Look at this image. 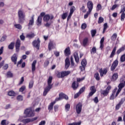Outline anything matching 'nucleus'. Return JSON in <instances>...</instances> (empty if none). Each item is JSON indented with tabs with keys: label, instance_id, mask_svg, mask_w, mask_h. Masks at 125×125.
<instances>
[{
	"label": "nucleus",
	"instance_id": "obj_1",
	"mask_svg": "<svg viewBox=\"0 0 125 125\" xmlns=\"http://www.w3.org/2000/svg\"><path fill=\"white\" fill-rule=\"evenodd\" d=\"M52 76H49V78L47 80V86L45 88L44 92H43V96H45L47 94V92L52 88V86L53 85V84H51L52 83Z\"/></svg>",
	"mask_w": 125,
	"mask_h": 125
},
{
	"label": "nucleus",
	"instance_id": "obj_2",
	"mask_svg": "<svg viewBox=\"0 0 125 125\" xmlns=\"http://www.w3.org/2000/svg\"><path fill=\"white\" fill-rule=\"evenodd\" d=\"M18 15L19 17V23H23L25 21V18L26 15H25V13L22 10H19L18 12Z\"/></svg>",
	"mask_w": 125,
	"mask_h": 125
},
{
	"label": "nucleus",
	"instance_id": "obj_3",
	"mask_svg": "<svg viewBox=\"0 0 125 125\" xmlns=\"http://www.w3.org/2000/svg\"><path fill=\"white\" fill-rule=\"evenodd\" d=\"M24 114L28 118H30V117H34L35 116V112L30 108H26L24 111Z\"/></svg>",
	"mask_w": 125,
	"mask_h": 125
},
{
	"label": "nucleus",
	"instance_id": "obj_4",
	"mask_svg": "<svg viewBox=\"0 0 125 125\" xmlns=\"http://www.w3.org/2000/svg\"><path fill=\"white\" fill-rule=\"evenodd\" d=\"M32 45L39 50L40 49V46H41V40H40V38L34 40L32 42Z\"/></svg>",
	"mask_w": 125,
	"mask_h": 125
},
{
	"label": "nucleus",
	"instance_id": "obj_5",
	"mask_svg": "<svg viewBox=\"0 0 125 125\" xmlns=\"http://www.w3.org/2000/svg\"><path fill=\"white\" fill-rule=\"evenodd\" d=\"M111 87L110 85L107 86L105 90H103L101 92V94H103L104 96H107L109 94L110 90H111Z\"/></svg>",
	"mask_w": 125,
	"mask_h": 125
},
{
	"label": "nucleus",
	"instance_id": "obj_6",
	"mask_svg": "<svg viewBox=\"0 0 125 125\" xmlns=\"http://www.w3.org/2000/svg\"><path fill=\"white\" fill-rule=\"evenodd\" d=\"M84 90H85V86H84L82 87L80 89L79 91L74 95V98H78V97H79L83 92H84Z\"/></svg>",
	"mask_w": 125,
	"mask_h": 125
},
{
	"label": "nucleus",
	"instance_id": "obj_7",
	"mask_svg": "<svg viewBox=\"0 0 125 125\" xmlns=\"http://www.w3.org/2000/svg\"><path fill=\"white\" fill-rule=\"evenodd\" d=\"M118 90V88L116 87L113 91H112V94L110 96L109 99L110 100H114L116 97H117V93H116V92Z\"/></svg>",
	"mask_w": 125,
	"mask_h": 125
},
{
	"label": "nucleus",
	"instance_id": "obj_8",
	"mask_svg": "<svg viewBox=\"0 0 125 125\" xmlns=\"http://www.w3.org/2000/svg\"><path fill=\"white\" fill-rule=\"evenodd\" d=\"M20 45H21V41H20V39H18L17 40L15 45L17 52H19V50L20 49Z\"/></svg>",
	"mask_w": 125,
	"mask_h": 125
},
{
	"label": "nucleus",
	"instance_id": "obj_9",
	"mask_svg": "<svg viewBox=\"0 0 125 125\" xmlns=\"http://www.w3.org/2000/svg\"><path fill=\"white\" fill-rule=\"evenodd\" d=\"M83 107V104H82V103H79L78 104L76 105V112L77 114H81V112H82V108Z\"/></svg>",
	"mask_w": 125,
	"mask_h": 125
},
{
	"label": "nucleus",
	"instance_id": "obj_10",
	"mask_svg": "<svg viewBox=\"0 0 125 125\" xmlns=\"http://www.w3.org/2000/svg\"><path fill=\"white\" fill-rule=\"evenodd\" d=\"M124 87H125V84L124 83H119V84L118 85L119 89L116 92V96H118V95H119V93L121 92V91H122V89L124 88Z\"/></svg>",
	"mask_w": 125,
	"mask_h": 125
},
{
	"label": "nucleus",
	"instance_id": "obj_11",
	"mask_svg": "<svg viewBox=\"0 0 125 125\" xmlns=\"http://www.w3.org/2000/svg\"><path fill=\"white\" fill-rule=\"evenodd\" d=\"M119 64V62L117 60L114 61L111 66V71H114L117 68V66Z\"/></svg>",
	"mask_w": 125,
	"mask_h": 125
},
{
	"label": "nucleus",
	"instance_id": "obj_12",
	"mask_svg": "<svg viewBox=\"0 0 125 125\" xmlns=\"http://www.w3.org/2000/svg\"><path fill=\"white\" fill-rule=\"evenodd\" d=\"M90 89L91 92L89 93L88 96L90 97V96H92V95L96 92V89H95V86H92L90 87Z\"/></svg>",
	"mask_w": 125,
	"mask_h": 125
},
{
	"label": "nucleus",
	"instance_id": "obj_13",
	"mask_svg": "<svg viewBox=\"0 0 125 125\" xmlns=\"http://www.w3.org/2000/svg\"><path fill=\"white\" fill-rule=\"evenodd\" d=\"M87 4L88 11L91 12V10H92V9L93 8V3H92V1H89L87 2Z\"/></svg>",
	"mask_w": 125,
	"mask_h": 125
},
{
	"label": "nucleus",
	"instance_id": "obj_14",
	"mask_svg": "<svg viewBox=\"0 0 125 125\" xmlns=\"http://www.w3.org/2000/svg\"><path fill=\"white\" fill-rule=\"evenodd\" d=\"M35 15H33L31 19L29 20V22L28 24V27H31V26H33L34 25V23H35Z\"/></svg>",
	"mask_w": 125,
	"mask_h": 125
},
{
	"label": "nucleus",
	"instance_id": "obj_15",
	"mask_svg": "<svg viewBox=\"0 0 125 125\" xmlns=\"http://www.w3.org/2000/svg\"><path fill=\"white\" fill-rule=\"evenodd\" d=\"M11 61L13 62L15 65H16L17 63V55L16 54H14L11 57Z\"/></svg>",
	"mask_w": 125,
	"mask_h": 125
},
{
	"label": "nucleus",
	"instance_id": "obj_16",
	"mask_svg": "<svg viewBox=\"0 0 125 125\" xmlns=\"http://www.w3.org/2000/svg\"><path fill=\"white\" fill-rule=\"evenodd\" d=\"M107 72L108 71L106 68H104L103 70L102 69H100L99 73L101 77H103L104 75H106V74H107Z\"/></svg>",
	"mask_w": 125,
	"mask_h": 125
},
{
	"label": "nucleus",
	"instance_id": "obj_17",
	"mask_svg": "<svg viewBox=\"0 0 125 125\" xmlns=\"http://www.w3.org/2000/svg\"><path fill=\"white\" fill-rule=\"evenodd\" d=\"M72 87L74 90H77L79 87V83L77 82H74L72 84Z\"/></svg>",
	"mask_w": 125,
	"mask_h": 125
},
{
	"label": "nucleus",
	"instance_id": "obj_18",
	"mask_svg": "<svg viewBox=\"0 0 125 125\" xmlns=\"http://www.w3.org/2000/svg\"><path fill=\"white\" fill-rule=\"evenodd\" d=\"M69 67H70V60L67 58L65 60V68L67 69Z\"/></svg>",
	"mask_w": 125,
	"mask_h": 125
},
{
	"label": "nucleus",
	"instance_id": "obj_19",
	"mask_svg": "<svg viewBox=\"0 0 125 125\" xmlns=\"http://www.w3.org/2000/svg\"><path fill=\"white\" fill-rule=\"evenodd\" d=\"M74 57L75 58V60L76 63H79V62L80 61V59L79 58V54H78V52H76L74 53Z\"/></svg>",
	"mask_w": 125,
	"mask_h": 125
},
{
	"label": "nucleus",
	"instance_id": "obj_20",
	"mask_svg": "<svg viewBox=\"0 0 125 125\" xmlns=\"http://www.w3.org/2000/svg\"><path fill=\"white\" fill-rule=\"evenodd\" d=\"M37 64V61H34L33 62L32 64V72L34 73L36 71V65Z\"/></svg>",
	"mask_w": 125,
	"mask_h": 125
},
{
	"label": "nucleus",
	"instance_id": "obj_21",
	"mask_svg": "<svg viewBox=\"0 0 125 125\" xmlns=\"http://www.w3.org/2000/svg\"><path fill=\"white\" fill-rule=\"evenodd\" d=\"M71 54V51H70V47L66 48L64 50V55L65 56H69Z\"/></svg>",
	"mask_w": 125,
	"mask_h": 125
},
{
	"label": "nucleus",
	"instance_id": "obj_22",
	"mask_svg": "<svg viewBox=\"0 0 125 125\" xmlns=\"http://www.w3.org/2000/svg\"><path fill=\"white\" fill-rule=\"evenodd\" d=\"M42 16H39L37 21L38 26H41L42 25Z\"/></svg>",
	"mask_w": 125,
	"mask_h": 125
},
{
	"label": "nucleus",
	"instance_id": "obj_23",
	"mask_svg": "<svg viewBox=\"0 0 125 125\" xmlns=\"http://www.w3.org/2000/svg\"><path fill=\"white\" fill-rule=\"evenodd\" d=\"M50 19V16L49 15H46L43 17V20L44 22H48Z\"/></svg>",
	"mask_w": 125,
	"mask_h": 125
},
{
	"label": "nucleus",
	"instance_id": "obj_24",
	"mask_svg": "<svg viewBox=\"0 0 125 125\" xmlns=\"http://www.w3.org/2000/svg\"><path fill=\"white\" fill-rule=\"evenodd\" d=\"M116 50H117V47L115 46L114 47L113 50L109 56L110 58H113V57L115 56V55L116 54Z\"/></svg>",
	"mask_w": 125,
	"mask_h": 125
},
{
	"label": "nucleus",
	"instance_id": "obj_25",
	"mask_svg": "<svg viewBox=\"0 0 125 125\" xmlns=\"http://www.w3.org/2000/svg\"><path fill=\"white\" fill-rule=\"evenodd\" d=\"M35 33L33 32H31L30 33H28L26 35V38H28V39H33V38H35Z\"/></svg>",
	"mask_w": 125,
	"mask_h": 125
},
{
	"label": "nucleus",
	"instance_id": "obj_26",
	"mask_svg": "<svg viewBox=\"0 0 125 125\" xmlns=\"http://www.w3.org/2000/svg\"><path fill=\"white\" fill-rule=\"evenodd\" d=\"M118 79V73H114L113 74L112 77H111V81L112 82H115V81H117V79Z\"/></svg>",
	"mask_w": 125,
	"mask_h": 125
},
{
	"label": "nucleus",
	"instance_id": "obj_27",
	"mask_svg": "<svg viewBox=\"0 0 125 125\" xmlns=\"http://www.w3.org/2000/svg\"><path fill=\"white\" fill-rule=\"evenodd\" d=\"M55 104V102H52L50 104L48 105V109L49 111H51L53 109V105Z\"/></svg>",
	"mask_w": 125,
	"mask_h": 125
},
{
	"label": "nucleus",
	"instance_id": "obj_28",
	"mask_svg": "<svg viewBox=\"0 0 125 125\" xmlns=\"http://www.w3.org/2000/svg\"><path fill=\"white\" fill-rule=\"evenodd\" d=\"M71 74L70 71H62V76L64 78V77H67V76H69Z\"/></svg>",
	"mask_w": 125,
	"mask_h": 125
},
{
	"label": "nucleus",
	"instance_id": "obj_29",
	"mask_svg": "<svg viewBox=\"0 0 125 125\" xmlns=\"http://www.w3.org/2000/svg\"><path fill=\"white\" fill-rule=\"evenodd\" d=\"M57 77L59 79H62V78H63L62 71L58 72L57 74Z\"/></svg>",
	"mask_w": 125,
	"mask_h": 125
},
{
	"label": "nucleus",
	"instance_id": "obj_30",
	"mask_svg": "<svg viewBox=\"0 0 125 125\" xmlns=\"http://www.w3.org/2000/svg\"><path fill=\"white\" fill-rule=\"evenodd\" d=\"M87 64V62H86V60L83 59L81 62V65L82 66H83V67H85L86 66V64Z\"/></svg>",
	"mask_w": 125,
	"mask_h": 125
},
{
	"label": "nucleus",
	"instance_id": "obj_31",
	"mask_svg": "<svg viewBox=\"0 0 125 125\" xmlns=\"http://www.w3.org/2000/svg\"><path fill=\"white\" fill-rule=\"evenodd\" d=\"M8 95L9 96H15V92L13 90L10 91L8 92Z\"/></svg>",
	"mask_w": 125,
	"mask_h": 125
},
{
	"label": "nucleus",
	"instance_id": "obj_32",
	"mask_svg": "<svg viewBox=\"0 0 125 125\" xmlns=\"http://www.w3.org/2000/svg\"><path fill=\"white\" fill-rule=\"evenodd\" d=\"M94 78L97 81H99V80H100V77H99V73H98V72L95 73Z\"/></svg>",
	"mask_w": 125,
	"mask_h": 125
},
{
	"label": "nucleus",
	"instance_id": "obj_33",
	"mask_svg": "<svg viewBox=\"0 0 125 125\" xmlns=\"http://www.w3.org/2000/svg\"><path fill=\"white\" fill-rule=\"evenodd\" d=\"M125 49V47L124 46L122 47L119 50H117V54H119L121 52H122V51H124Z\"/></svg>",
	"mask_w": 125,
	"mask_h": 125
},
{
	"label": "nucleus",
	"instance_id": "obj_34",
	"mask_svg": "<svg viewBox=\"0 0 125 125\" xmlns=\"http://www.w3.org/2000/svg\"><path fill=\"white\" fill-rule=\"evenodd\" d=\"M70 104H67L65 105V110L66 111V112H68L69 111V110H70Z\"/></svg>",
	"mask_w": 125,
	"mask_h": 125
},
{
	"label": "nucleus",
	"instance_id": "obj_35",
	"mask_svg": "<svg viewBox=\"0 0 125 125\" xmlns=\"http://www.w3.org/2000/svg\"><path fill=\"white\" fill-rule=\"evenodd\" d=\"M75 10H76V7H75V6H71V7L70 8V15L73 14V13H74V11H75Z\"/></svg>",
	"mask_w": 125,
	"mask_h": 125
},
{
	"label": "nucleus",
	"instance_id": "obj_36",
	"mask_svg": "<svg viewBox=\"0 0 125 125\" xmlns=\"http://www.w3.org/2000/svg\"><path fill=\"white\" fill-rule=\"evenodd\" d=\"M8 48L9 49H13V48H14V42H11V43L8 45Z\"/></svg>",
	"mask_w": 125,
	"mask_h": 125
},
{
	"label": "nucleus",
	"instance_id": "obj_37",
	"mask_svg": "<svg viewBox=\"0 0 125 125\" xmlns=\"http://www.w3.org/2000/svg\"><path fill=\"white\" fill-rule=\"evenodd\" d=\"M15 28L18 29L19 30H21L22 29V26L19 24H16L14 25Z\"/></svg>",
	"mask_w": 125,
	"mask_h": 125
},
{
	"label": "nucleus",
	"instance_id": "obj_38",
	"mask_svg": "<svg viewBox=\"0 0 125 125\" xmlns=\"http://www.w3.org/2000/svg\"><path fill=\"white\" fill-rule=\"evenodd\" d=\"M67 16H68V13H64L62 15V18L64 20L65 18H67Z\"/></svg>",
	"mask_w": 125,
	"mask_h": 125
},
{
	"label": "nucleus",
	"instance_id": "obj_39",
	"mask_svg": "<svg viewBox=\"0 0 125 125\" xmlns=\"http://www.w3.org/2000/svg\"><path fill=\"white\" fill-rule=\"evenodd\" d=\"M104 21V19L102 17H100L99 18V20L98 21V24H101Z\"/></svg>",
	"mask_w": 125,
	"mask_h": 125
},
{
	"label": "nucleus",
	"instance_id": "obj_40",
	"mask_svg": "<svg viewBox=\"0 0 125 125\" xmlns=\"http://www.w3.org/2000/svg\"><path fill=\"white\" fill-rule=\"evenodd\" d=\"M30 122H31V119H23L21 123H23V124H28V123H30Z\"/></svg>",
	"mask_w": 125,
	"mask_h": 125
},
{
	"label": "nucleus",
	"instance_id": "obj_41",
	"mask_svg": "<svg viewBox=\"0 0 125 125\" xmlns=\"http://www.w3.org/2000/svg\"><path fill=\"white\" fill-rule=\"evenodd\" d=\"M33 86H34V81L32 80L29 82V88H32Z\"/></svg>",
	"mask_w": 125,
	"mask_h": 125
},
{
	"label": "nucleus",
	"instance_id": "obj_42",
	"mask_svg": "<svg viewBox=\"0 0 125 125\" xmlns=\"http://www.w3.org/2000/svg\"><path fill=\"white\" fill-rule=\"evenodd\" d=\"M17 99L18 101H23V96L19 95L17 97Z\"/></svg>",
	"mask_w": 125,
	"mask_h": 125
},
{
	"label": "nucleus",
	"instance_id": "obj_43",
	"mask_svg": "<svg viewBox=\"0 0 125 125\" xmlns=\"http://www.w3.org/2000/svg\"><path fill=\"white\" fill-rule=\"evenodd\" d=\"M26 89V86L23 85L19 89L20 92H23L24 90Z\"/></svg>",
	"mask_w": 125,
	"mask_h": 125
},
{
	"label": "nucleus",
	"instance_id": "obj_44",
	"mask_svg": "<svg viewBox=\"0 0 125 125\" xmlns=\"http://www.w3.org/2000/svg\"><path fill=\"white\" fill-rule=\"evenodd\" d=\"M107 28H108V24H107V23H105L104 24V30H103V34H104V33H105V31H106V29H107Z\"/></svg>",
	"mask_w": 125,
	"mask_h": 125
},
{
	"label": "nucleus",
	"instance_id": "obj_45",
	"mask_svg": "<svg viewBox=\"0 0 125 125\" xmlns=\"http://www.w3.org/2000/svg\"><path fill=\"white\" fill-rule=\"evenodd\" d=\"M7 78H12V77H13V74L12 73H11V72L8 71L7 73Z\"/></svg>",
	"mask_w": 125,
	"mask_h": 125
},
{
	"label": "nucleus",
	"instance_id": "obj_46",
	"mask_svg": "<svg viewBox=\"0 0 125 125\" xmlns=\"http://www.w3.org/2000/svg\"><path fill=\"white\" fill-rule=\"evenodd\" d=\"M87 42H88V38H85L83 41V44L84 46L86 45Z\"/></svg>",
	"mask_w": 125,
	"mask_h": 125
},
{
	"label": "nucleus",
	"instance_id": "obj_47",
	"mask_svg": "<svg viewBox=\"0 0 125 125\" xmlns=\"http://www.w3.org/2000/svg\"><path fill=\"white\" fill-rule=\"evenodd\" d=\"M7 38V36H6V35L3 36L0 39V42H4V41L6 40Z\"/></svg>",
	"mask_w": 125,
	"mask_h": 125
},
{
	"label": "nucleus",
	"instance_id": "obj_48",
	"mask_svg": "<svg viewBox=\"0 0 125 125\" xmlns=\"http://www.w3.org/2000/svg\"><path fill=\"white\" fill-rule=\"evenodd\" d=\"M91 34L92 38H93V37H94V36H95L96 34V30H92L91 31Z\"/></svg>",
	"mask_w": 125,
	"mask_h": 125
},
{
	"label": "nucleus",
	"instance_id": "obj_49",
	"mask_svg": "<svg viewBox=\"0 0 125 125\" xmlns=\"http://www.w3.org/2000/svg\"><path fill=\"white\" fill-rule=\"evenodd\" d=\"M120 61H121V62H125V54L123 55L120 57Z\"/></svg>",
	"mask_w": 125,
	"mask_h": 125
},
{
	"label": "nucleus",
	"instance_id": "obj_50",
	"mask_svg": "<svg viewBox=\"0 0 125 125\" xmlns=\"http://www.w3.org/2000/svg\"><path fill=\"white\" fill-rule=\"evenodd\" d=\"M52 47H53V44L52 43V42H50V43H49V44H48L49 50H51V49L52 48Z\"/></svg>",
	"mask_w": 125,
	"mask_h": 125
},
{
	"label": "nucleus",
	"instance_id": "obj_51",
	"mask_svg": "<svg viewBox=\"0 0 125 125\" xmlns=\"http://www.w3.org/2000/svg\"><path fill=\"white\" fill-rule=\"evenodd\" d=\"M116 39H117V34L114 33L111 37L112 41H116Z\"/></svg>",
	"mask_w": 125,
	"mask_h": 125
},
{
	"label": "nucleus",
	"instance_id": "obj_52",
	"mask_svg": "<svg viewBox=\"0 0 125 125\" xmlns=\"http://www.w3.org/2000/svg\"><path fill=\"white\" fill-rule=\"evenodd\" d=\"M121 21H125V13H122L121 14Z\"/></svg>",
	"mask_w": 125,
	"mask_h": 125
},
{
	"label": "nucleus",
	"instance_id": "obj_53",
	"mask_svg": "<svg viewBox=\"0 0 125 125\" xmlns=\"http://www.w3.org/2000/svg\"><path fill=\"white\" fill-rule=\"evenodd\" d=\"M26 118V116H20L19 119H18L19 122H23V119H25Z\"/></svg>",
	"mask_w": 125,
	"mask_h": 125
},
{
	"label": "nucleus",
	"instance_id": "obj_54",
	"mask_svg": "<svg viewBox=\"0 0 125 125\" xmlns=\"http://www.w3.org/2000/svg\"><path fill=\"white\" fill-rule=\"evenodd\" d=\"M91 54H92V53H93V54L96 53V47H94L92 48V49H91Z\"/></svg>",
	"mask_w": 125,
	"mask_h": 125
},
{
	"label": "nucleus",
	"instance_id": "obj_55",
	"mask_svg": "<svg viewBox=\"0 0 125 125\" xmlns=\"http://www.w3.org/2000/svg\"><path fill=\"white\" fill-rule=\"evenodd\" d=\"M84 80V77L82 78H77V83H80V82H83Z\"/></svg>",
	"mask_w": 125,
	"mask_h": 125
},
{
	"label": "nucleus",
	"instance_id": "obj_56",
	"mask_svg": "<svg viewBox=\"0 0 125 125\" xmlns=\"http://www.w3.org/2000/svg\"><path fill=\"white\" fill-rule=\"evenodd\" d=\"M84 6H83L82 8H80V10L82 11L83 13L86 12V10L84 9Z\"/></svg>",
	"mask_w": 125,
	"mask_h": 125
},
{
	"label": "nucleus",
	"instance_id": "obj_57",
	"mask_svg": "<svg viewBox=\"0 0 125 125\" xmlns=\"http://www.w3.org/2000/svg\"><path fill=\"white\" fill-rule=\"evenodd\" d=\"M90 12H89V11L87 12L86 14L85 15H84V19H86V18H87V17H88V15H89V14H90Z\"/></svg>",
	"mask_w": 125,
	"mask_h": 125
},
{
	"label": "nucleus",
	"instance_id": "obj_58",
	"mask_svg": "<svg viewBox=\"0 0 125 125\" xmlns=\"http://www.w3.org/2000/svg\"><path fill=\"white\" fill-rule=\"evenodd\" d=\"M102 8V6H101V4H98L97 5V11H99V10H101Z\"/></svg>",
	"mask_w": 125,
	"mask_h": 125
},
{
	"label": "nucleus",
	"instance_id": "obj_59",
	"mask_svg": "<svg viewBox=\"0 0 125 125\" xmlns=\"http://www.w3.org/2000/svg\"><path fill=\"white\" fill-rule=\"evenodd\" d=\"M93 101L94 103H96V104L98 103V102H99V101L98 100V97H95L93 99Z\"/></svg>",
	"mask_w": 125,
	"mask_h": 125
},
{
	"label": "nucleus",
	"instance_id": "obj_60",
	"mask_svg": "<svg viewBox=\"0 0 125 125\" xmlns=\"http://www.w3.org/2000/svg\"><path fill=\"white\" fill-rule=\"evenodd\" d=\"M64 96H65V94L63 93H61L59 94V97L62 99H64Z\"/></svg>",
	"mask_w": 125,
	"mask_h": 125
},
{
	"label": "nucleus",
	"instance_id": "obj_61",
	"mask_svg": "<svg viewBox=\"0 0 125 125\" xmlns=\"http://www.w3.org/2000/svg\"><path fill=\"white\" fill-rule=\"evenodd\" d=\"M23 82H24V77H22L21 78V81L19 83V85L22 84V83H23Z\"/></svg>",
	"mask_w": 125,
	"mask_h": 125
},
{
	"label": "nucleus",
	"instance_id": "obj_62",
	"mask_svg": "<svg viewBox=\"0 0 125 125\" xmlns=\"http://www.w3.org/2000/svg\"><path fill=\"white\" fill-rule=\"evenodd\" d=\"M81 28L83 30H84L86 28V24L83 23L81 25Z\"/></svg>",
	"mask_w": 125,
	"mask_h": 125
},
{
	"label": "nucleus",
	"instance_id": "obj_63",
	"mask_svg": "<svg viewBox=\"0 0 125 125\" xmlns=\"http://www.w3.org/2000/svg\"><path fill=\"white\" fill-rule=\"evenodd\" d=\"M125 6H124L123 7V8L121 9V11H120V13H125Z\"/></svg>",
	"mask_w": 125,
	"mask_h": 125
},
{
	"label": "nucleus",
	"instance_id": "obj_64",
	"mask_svg": "<svg viewBox=\"0 0 125 125\" xmlns=\"http://www.w3.org/2000/svg\"><path fill=\"white\" fill-rule=\"evenodd\" d=\"M45 125V121H42L39 124V125Z\"/></svg>",
	"mask_w": 125,
	"mask_h": 125
}]
</instances>
